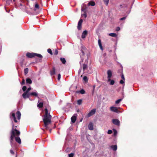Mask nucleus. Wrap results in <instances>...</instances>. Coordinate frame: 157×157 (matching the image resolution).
Instances as JSON below:
<instances>
[{"label": "nucleus", "mask_w": 157, "mask_h": 157, "mask_svg": "<svg viewBox=\"0 0 157 157\" xmlns=\"http://www.w3.org/2000/svg\"><path fill=\"white\" fill-rule=\"evenodd\" d=\"M35 53H29L28 52L26 53L27 56L29 58H33L35 57Z\"/></svg>", "instance_id": "9"}, {"label": "nucleus", "mask_w": 157, "mask_h": 157, "mask_svg": "<svg viewBox=\"0 0 157 157\" xmlns=\"http://www.w3.org/2000/svg\"><path fill=\"white\" fill-rule=\"evenodd\" d=\"M81 59H82V61H80V62H79V63H80V65H81V63H82V61H83V59H82V58Z\"/></svg>", "instance_id": "50"}, {"label": "nucleus", "mask_w": 157, "mask_h": 157, "mask_svg": "<svg viewBox=\"0 0 157 157\" xmlns=\"http://www.w3.org/2000/svg\"><path fill=\"white\" fill-rule=\"evenodd\" d=\"M60 59L61 61L62 62V63L63 64L65 63L66 62V61L64 58H61Z\"/></svg>", "instance_id": "26"}, {"label": "nucleus", "mask_w": 157, "mask_h": 157, "mask_svg": "<svg viewBox=\"0 0 157 157\" xmlns=\"http://www.w3.org/2000/svg\"><path fill=\"white\" fill-rule=\"evenodd\" d=\"M55 74V69L53 68L52 70L51 71V75H53Z\"/></svg>", "instance_id": "25"}, {"label": "nucleus", "mask_w": 157, "mask_h": 157, "mask_svg": "<svg viewBox=\"0 0 157 157\" xmlns=\"http://www.w3.org/2000/svg\"><path fill=\"white\" fill-rule=\"evenodd\" d=\"M87 65L86 64H83V70L84 71L87 68Z\"/></svg>", "instance_id": "28"}, {"label": "nucleus", "mask_w": 157, "mask_h": 157, "mask_svg": "<svg viewBox=\"0 0 157 157\" xmlns=\"http://www.w3.org/2000/svg\"><path fill=\"white\" fill-rule=\"evenodd\" d=\"M50 132H51V129H50L49 130Z\"/></svg>", "instance_id": "52"}, {"label": "nucleus", "mask_w": 157, "mask_h": 157, "mask_svg": "<svg viewBox=\"0 0 157 157\" xmlns=\"http://www.w3.org/2000/svg\"><path fill=\"white\" fill-rule=\"evenodd\" d=\"M47 51H48V53H49V54H50L51 55H52V50L50 49V48L48 49Z\"/></svg>", "instance_id": "34"}, {"label": "nucleus", "mask_w": 157, "mask_h": 157, "mask_svg": "<svg viewBox=\"0 0 157 157\" xmlns=\"http://www.w3.org/2000/svg\"><path fill=\"white\" fill-rule=\"evenodd\" d=\"M82 9H81V10L82 11H83L84 12V13L83 14H82V16H84L85 18H86V6L85 5H84V4H82Z\"/></svg>", "instance_id": "3"}, {"label": "nucleus", "mask_w": 157, "mask_h": 157, "mask_svg": "<svg viewBox=\"0 0 157 157\" xmlns=\"http://www.w3.org/2000/svg\"><path fill=\"white\" fill-rule=\"evenodd\" d=\"M96 112V109H94L92 110L87 114L88 117H89L93 115Z\"/></svg>", "instance_id": "8"}, {"label": "nucleus", "mask_w": 157, "mask_h": 157, "mask_svg": "<svg viewBox=\"0 0 157 157\" xmlns=\"http://www.w3.org/2000/svg\"><path fill=\"white\" fill-rule=\"evenodd\" d=\"M95 3L94 2L91 1L88 3V6H95Z\"/></svg>", "instance_id": "20"}, {"label": "nucleus", "mask_w": 157, "mask_h": 157, "mask_svg": "<svg viewBox=\"0 0 157 157\" xmlns=\"http://www.w3.org/2000/svg\"><path fill=\"white\" fill-rule=\"evenodd\" d=\"M83 20L82 19H80L78 23V30H80L81 29L82 26V22Z\"/></svg>", "instance_id": "12"}, {"label": "nucleus", "mask_w": 157, "mask_h": 157, "mask_svg": "<svg viewBox=\"0 0 157 157\" xmlns=\"http://www.w3.org/2000/svg\"><path fill=\"white\" fill-rule=\"evenodd\" d=\"M104 3L106 5H108L109 3V0H103Z\"/></svg>", "instance_id": "32"}, {"label": "nucleus", "mask_w": 157, "mask_h": 157, "mask_svg": "<svg viewBox=\"0 0 157 157\" xmlns=\"http://www.w3.org/2000/svg\"><path fill=\"white\" fill-rule=\"evenodd\" d=\"M10 153H11V154L13 155H14V152L13 150L12 149H11L10 150Z\"/></svg>", "instance_id": "42"}, {"label": "nucleus", "mask_w": 157, "mask_h": 157, "mask_svg": "<svg viewBox=\"0 0 157 157\" xmlns=\"http://www.w3.org/2000/svg\"><path fill=\"white\" fill-rule=\"evenodd\" d=\"M74 155V154L71 153L68 155L69 157H73Z\"/></svg>", "instance_id": "41"}, {"label": "nucleus", "mask_w": 157, "mask_h": 157, "mask_svg": "<svg viewBox=\"0 0 157 157\" xmlns=\"http://www.w3.org/2000/svg\"><path fill=\"white\" fill-rule=\"evenodd\" d=\"M25 82V80L24 79H23V80L22 81V82L21 83V84L23 85V84H24Z\"/></svg>", "instance_id": "48"}, {"label": "nucleus", "mask_w": 157, "mask_h": 157, "mask_svg": "<svg viewBox=\"0 0 157 157\" xmlns=\"http://www.w3.org/2000/svg\"><path fill=\"white\" fill-rule=\"evenodd\" d=\"M113 132H114V134H113V135H114V136H115L117 135V131L115 129H113Z\"/></svg>", "instance_id": "33"}, {"label": "nucleus", "mask_w": 157, "mask_h": 157, "mask_svg": "<svg viewBox=\"0 0 157 157\" xmlns=\"http://www.w3.org/2000/svg\"><path fill=\"white\" fill-rule=\"evenodd\" d=\"M98 44L99 46V47L100 48V49L102 50H103V48H102L101 41L100 39H99L98 40Z\"/></svg>", "instance_id": "15"}, {"label": "nucleus", "mask_w": 157, "mask_h": 157, "mask_svg": "<svg viewBox=\"0 0 157 157\" xmlns=\"http://www.w3.org/2000/svg\"><path fill=\"white\" fill-rule=\"evenodd\" d=\"M120 29V28L119 27H117L116 29V30L117 31H119Z\"/></svg>", "instance_id": "47"}, {"label": "nucleus", "mask_w": 157, "mask_h": 157, "mask_svg": "<svg viewBox=\"0 0 157 157\" xmlns=\"http://www.w3.org/2000/svg\"><path fill=\"white\" fill-rule=\"evenodd\" d=\"M13 124L12 129L11 132V136L10 137V144L11 146H12V141L13 140L15 136V135H19L20 134V132L16 129H13Z\"/></svg>", "instance_id": "2"}, {"label": "nucleus", "mask_w": 157, "mask_h": 157, "mask_svg": "<svg viewBox=\"0 0 157 157\" xmlns=\"http://www.w3.org/2000/svg\"><path fill=\"white\" fill-rule=\"evenodd\" d=\"M24 73L25 75H26L28 72V68H25L24 70Z\"/></svg>", "instance_id": "31"}, {"label": "nucleus", "mask_w": 157, "mask_h": 157, "mask_svg": "<svg viewBox=\"0 0 157 157\" xmlns=\"http://www.w3.org/2000/svg\"><path fill=\"white\" fill-rule=\"evenodd\" d=\"M82 100L81 99L78 100L77 101V103L78 105H80L82 104Z\"/></svg>", "instance_id": "35"}, {"label": "nucleus", "mask_w": 157, "mask_h": 157, "mask_svg": "<svg viewBox=\"0 0 157 157\" xmlns=\"http://www.w3.org/2000/svg\"><path fill=\"white\" fill-rule=\"evenodd\" d=\"M80 93L82 94H83L85 93V90L83 89H82L80 91Z\"/></svg>", "instance_id": "37"}, {"label": "nucleus", "mask_w": 157, "mask_h": 157, "mask_svg": "<svg viewBox=\"0 0 157 157\" xmlns=\"http://www.w3.org/2000/svg\"><path fill=\"white\" fill-rule=\"evenodd\" d=\"M16 114L17 116V119L19 120L21 118V113L19 111H18L16 113Z\"/></svg>", "instance_id": "18"}, {"label": "nucleus", "mask_w": 157, "mask_h": 157, "mask_svg": "<svg viewBox=\"0 0 157 157\" xmlns=\"http://www.w3.org/2000/svg\"><path fill=\"white\" fill-rule=\"evenodd\" d=\"M43 102L40 101V100H39L37 105V107L39 108H42L43 107Z\"/></svg>", "instance_id": "16"}, {"label": "nucleus", "mask_w": 157, "mask_h": 157, "mask_svg": "<svg viewBox=\"0 0 157 157\" xmlns=\"http://www.w3.org/2000/svg\"><path fill=\"white\" fill-rule=\"evenodd\" d=\"M126 17H124L120 19V20H124L126 18Z\"/></svg>", "instance_id": "46"}, {"label": "nucleus", "mask_w": 157, "mask_h": 157, "mask_svg": "<svg viewBox=\"0 0 157 157\" xmlns=\"http://www.w3.org/2000/svg\"><path fill=\"white\" fill-rule=\"evenodd\" d=\"M13 0V1H15V0Z\"/></svg>", "instance_id": "55"}, {"label": "nucleus", "mask_w": 157, "mask_h": 157, "mask_svg": "<svg viewBox=\"0 0 157 157\" xmlns=\"http://www.w3.org/2000/svg\"><path fill=\"white\" fill-rule=\"evenodd\" d=\"M109 82H110L109 84L110 85H113L114 84L115 81L113 80H111L110 79V81Z\"/></svg>", "instance_id": "30"}, {"label": "nucleus", "mask_w": 157, "mask_h": 157, "mask_svg": "<svg viewBox=\"0 0 157 157\" xmlns=\"http://www.w3.org/2000/svg\"><path fill=\"white\" fill-rule=\"evenodd\" d=\"M30 94V96H33L35 97H37L38 95V93L36 91H34L33 92H32V93H29Z\"/></svg>", "instance_id": "14"}, {"label": "nucleus", "mask_w": 157, "mask_h": 157, "mask_svg": "<svg viewBox=\"0 0 157 157\" xmlns=\"http://www.w3.org/2000/svg\"><path fill=\"white\" fill-rule=\"evenodd\" d=\"M87 33L86 30H85L82 32L81 36L82 38H84L86 37Z\"/></svg>", "instance_id": "13"}, {"label": "nucleus", "mask_w": 157, "mask_h": 157, "mask_svg": "<svg viewBox=\"0 0 157 157\" xmlns=\"http://www.w3.org/2000/svg\"><path fill=\"white\" fill-rule=\"evenodd\" d=\"M77 115L76 114H74L72 117H71V121L72 123H74L75 122L76 119Z\"/></svg>", "instance_id": "10"}, {"label": "nucleus", "mask_w": 157, "mask_h": 157, "mask_svg": "<svg viewBox=\"0 0 157 157\" xmlns=\"http://www.w3.org/2000/svg\"><path fill=\"white\" fill-rule=\"evenodd\" d=\"M111 148L113 151H115L117 150V146L116 145H112L111 146Z\"/></svg>", "instance_id": "22"}, {"label": "nucleus", "mask_w": 157, "mask_h": 157, "mask_svg": "<svg viewBox=\"0 0 157 157\" xmlns=\"http://www.w3.org/2000/svg\"><path fill=\"white\" fill-rule=\"evenodd\" d=\"M30 96V94L25 92L22 94V97L24 98L25 99L27 98H29Z\"/></svg>", "instance_id": "11"}, {"label": "nucleus", "mask_w": 157, "mask_h": 157, "mask_svg": "<svg viewBox=\"0 0 157 157\" xmlns=\"http://www.w3.org/2000/svg\"><path fill=\"white\" fill-rule=\"evenodd\" d=\"M122 100V99H120L117 100L115 101L116 104H119Z\"/></svg>", "instance_id": "29"}, {"label": "nucleus", "mask_w": 157, "mask_h": 157, "mask_svg": "<svg viewBox=\"0 0 157 157\" xmlns=\"http://www.w3.org/2000/svg\"><path fill=\"white\" fill-rule=\"evenodd\" d=\"M124 80H121L120 82V83L121 84H123L124 83Z\"/></svg>", "instance_id": "39"}, {"label": "nucleus", "mask_w": 157, "mask_h": 157, "mask_svg": "<svg viewBox=\"0 0 157 157\" xmlns=\"http://www.w3.org/2000/svg\"><path fill=\"white\" fill-rule=\"evenodd\" d=\"M15 140L19 144H20L21 143V139L19 137H15Z\"/></svg>", "instance_id": "21"}, {"label": "nucleus", "mask_w": 157, "mask_h": 157, "mask_svg": "<svg viewBox=\"0 0 157 157\" xmlns=\"http://www.w3.org/2000/svg\"><path fill=\"white\" fill-rule=\"evenodd\" d=\"M26 81L27 83L29 84H31L32 82V80L31 79L29 78H27L26 79Z\"/></svg>", "instance_id": "24"}, {"label": "nucleus", "mask_w": 157, "mask_h": 157, "mask_svg": "<svg viewBox=\"0 0 157 157\" xmlns=\"http://www.w3.org/2000/svg\"><path fill=\"white\" fill-rule=\"evenodd\" d=\"M20 5H21V6H22V4H20Z\"/></svg>", "instance_id": "54"}, {"label": "nucleus", "mask_w": 157, "mask_h": 157, "mask_svg": "<svg viewBox=\"0 0 157 157\" xmlns=\"http://www.w3.org/2000/svg\"><path fill=\"white\" fill-rule=\"evenodd\" d=\"M112 132V131L111 130H109L108 131V133L109 134H111Z\"/></svg>", "instance_id": "40"}, {"label": "nucleus", "mask_w": 157, "mask_h": 157, "mask_svg": "<svg viewBox=\"0 0 157 157\" xmlns=\"http://www.w3.org/2000/svg\"><path fill=\"white\" fill-rule=\"evenodd\" d=\"M82 55H84V53L83 52V51H82Z\"/></svg>", "instance_id": "51"}, {"label": "nucleus", "mask_w": 157, "mask_h": 157, "mask_svg": "<svg viewBox=\"0 0 157 157\" xmlns=\"http://www.w3.org/2000/svg\"><path fill=\"white\" fill-rule=\"evenodd\" d=\"M10 118L11 120L13 119L15 122H17V121L15 117V115L14 113H10Z\"/></svg>", "instance_id": "5"}, {"label": "nucleus", "mask_w": 157, "mask_h": 157, "mask_svg": "<svg viewBox=\"0 0 157 157\" xmlns=\"http://www.w3.org/2000/svg\"><path fill=\"white\" fill-rule=\"evenodd\" d=\"M31 87H29L28 88L27 90L25 91L27 93H28L31 90Z\"/></svg>", "instance_id": "44"}, {"label": "nucleus", "mask_w": 157, "mask_h": 157, "mask_svg": "<svg viewBox=\"0 0 157 157\" xmlns=\"http://www.w3.org/2000/svg\"><path fill=\"white\" fill-rule=\"evenodd\" d=\"M95 87V86H94V89Z\"/></svg>", "instance_id": "53"}, {"label": "nucleus", "mask_w": 157, "mask_h": 157, "mask_svg": "<svg viewBox=\"0 0 157 157\" xmlns=\"http://www.w3.org/2000/svg\"><path fill=\"white\" fill-rule=\"evenodd\" d=\"M27 89V87L26 86H24L22 87V90L24 91H25Z\"/></svg>", "instance_id": "38"}, {"label": "nucleus", "mask_w": 157, "mask_h": 157, "mask_svg": "<svg viewBox=\"0 0 157 157\" xmlns=\"http://www.w3.org/2000/svg\"><path fill=\"white\" fill-rule=\"evenodd\" d=\"M83 80L85 82H87L88 80V79L86 76H85L83 77Z\"/></svg>", "instance_id": "36"}, {"label": "nucleus", "mask_w": 157, "mask_h": 157, "mask_svg": "<svg viewBox=\"0 0 157 157\" xmlns=\"http://www.w3.org/2000/svg\"><path fill=\"white\" fill-rule=\"evenodd\" d=\"M109 35L113 37H117V35L114 33H111L109 34Z\"/></svg>", "instance_id": "19"}, {"label": "nucleus", "mask_w": 157, "mask_h": 157, "mask_svg": "<svg viewBox=\"0 0 157 157\" xmlns=\"http://www.w3.org/2000/svg\"><path fill=\"white\" fill-rule=\"evenodd\" d=\"M35 56H36L37 57L40 58H42V56L41 55H40V54H37L36 53H35Z\"/></svg>", "instance_id": "27"}, {"label": "nucleus", "mask_w": 157, "mask_h": 157, "mask_svg": "<svg viewBox=\"0 0 157 157\" xmlns=\"http://www.w3.org/2000/svg\"><path fill=\"white\" fill-rule=\"evenodd\" d=\"M35 9L34 10L36 11L37 9H39V6L38 4L37 3H36L35 6Z\"/></svg>", "instance_id": "23"}, {"label": "nucleus", "mask_w": 157, "mask_h": 157, "mask_svg": "<svg viewBox=\"0 0 157 157\" xmlns=\"http://www.w3.org/2000/svg\"><path fill=\"white\" fill-rule=\"evenodd\" d=\"M113 123L119 126L120 125V121L117 119H113L112 120Z\"/></svg>", "instance_id": "7"}, {"label": "nucleus", "mask_w": 157, "mask_h": 157, "mask_svg": "<svg viewBox=\"0 0 157 157\" xmlns=\"http://www.w3.org/2000/svg\"><path fill=\"white\" fill-rule=\"evenodd\" d=\"M111 111L113 112L118 113H120V111L118 110V109L116 107L114 106H111L110 108Z\"/></svg>", "instance_id": "6"}, {"label": "nucleus", "mask_w": 157, "mask_h": 157, "mask_svg": "<svg viewBox=\"0 0 157 157\" xmlns=\"http://www.w3.org/2000/svg\"><path fill=\"white\" fill-rule=\"evenodd\" d=\"M107 75H108L107 82H109V81H110V78L111 77L112 75V72L110 70H108L107 72Z\"/></svg>", "instance_id": "4"}, {"label": "nucleus", "mask_w": 157, "mask_h": 157, "mask_svg": "<svg viewBox=\"0 0 157 157\" xmlns=\"http://www.w3.org/2000/svg\"><path fill=\"white\" fill-rule=\"evenodd\" d=\"M81 71V68H80L78 71V74H79Z\"/></svg>", "instance_id": "49"}, {"label": "nucleus", "mask_w": 157, "mask_h": 157, "mask_svg": "<svg viewBox=\"0 0 157 157\" xmlns=\"http://www.w3.org/2000/svg\"><path fill=\"white\" fill-rule=\"evenodd\" d=\"M60 76H61L60 74H59L58 75V78H57L58 80H59L60 79Z\"/></svg>", "instance_id": "43"}, {"label": "nucleus", "mask_w": 157, "mask_h": 157, "mask_svg": "<svg viewBox=\"0 0 157 157\" xmlns=\"http://www.w3.org/2000/svg\"><path fill=\"white\" fill-rule=\"evenodd\" d=\"M121 78H122V80H125V78L124 77V75L123 74H122L121 76Z\"/></svg>", "instance_id": "45"}, {"label": "nucleus", "mask_w": 157, "mask_h": 157, "mask_svg": "<svg viewBox=\"0 0 157 157\" xmlns=\"http://www.w3.org/2000/svg\"><path fill=\"white\" fill-rule=\"evenodd\" d=\"M88 128L90 130H92L93 129V126L92 123H90L88 125Z\"/></svg>", "instance_id": "17"}, {"label": "nucleus", "mask_w": 157, "mask_h": 157, "mask_svg": "<svg viewBox=\"0 0 157 157\" xmlns=\"http://www.w3.org/2000/svg\"><path fill=\"white\" fill-rule=\"evenodd\" d=\"M52 116L48 113L47 109H45V114L43 118L44 126L46 129L48 128V125L51 123Z\"/></svg>", "instance_id": "1"}]
</instances>
